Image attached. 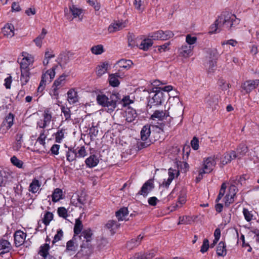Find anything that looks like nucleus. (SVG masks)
Here are the masks:
<instances>
[{
  "label": "nucleus",
  "instance_id": "1",
  "mask_svg": "<svg viewBox=\"0 0 259 259\" xmlns=\"http://www.w3.org/2000/svg\"><path fill=\"white\" fill-rule=\"evenodd\" d=\"M82 229L81 222L76 219L74 227V232L75 234L80 235L78 236L80 250V252L83 255H89L93 251V246L91 244L93 233L90 229L84 230L81 232Z\"/></svg>",
  "mask_w": 259,
  "mask_h": 259
},
{
  "label": "nucleus",
  "instance_id": "2",
  "mask_svg": "<svg viewBox=\"0 0 259 259\" xmlns=\"http://www.w3.org/2000/svg\"><path fill=\"white\" fill-rule=\"evenodd\" d=\"M120 99L118 93L109 94L108 96L103 94H99L97 97L98 103L106 108L108 112H113L116 107V103Z\"/></svg>",
  "mask_w": 259,
  "mask_h": 259
},
{
  "label": "nucleus",
  "instance_id": "3",
  "mask_svg": "<svg viewBox=\"0 0 259 259\" xmlns=\"http://www.w3.org/2000/svg\"><path fill=\"white\" fill-rule=\"evenodd\" d=\"M170 105L168 109V112L171 114V118L180 117L183 114V107L180 99L177 97L169 98Z\"/></svg>",
  "mask_w": 259,
  "mask_h": 259
},
{
  "label": "nucleus",
  "instance_id": "4",
  "mask_svg": "<svg viewBox=\"0 0 259 259\" xmlns=\"http://www.w3.org/2000/svg\"><path fill=\"white\" fill-rule=\"evenodd\" d=\"M150 134V125L146 124L144 126L141 131V141L137 143V146L139 149L146 148L151 144V141L149 139Z\"/></svg>",
  "mask_w": 259,
  "mask_h": 259
},
{
  "label": "nucleus",
  "instance_id": "5",
  "mask_svg": "<svg viewBox=\"0 0 259 259\" xmlns=\"http://www.w3.org/2000/svg\"><path fill=\"white\" fill-rule=\"evenodd\" d=\"M167 94L164 93L162 91H156L154 94L150 97L147 107L151 108L153 107H157L164 102L166 99Z\"/></svg>",
  "mask_w": 259,
  "mask_h": 259
},
{
  "label": "nucleus",
  "instance_id": "6",
  "mask_svg": "<svg viewBox=\"0 0 259 259\" xmlns=\"http://www.w3.org/2000/svg\"><path fill=\"white\" fill-rule=\"evenodd\" d=\"M219 157L220 154H218L204 159L203 167L200 170V175L201 176V177L203 174L209 173L213 170L216 164L215 160Z\"/></svg>",
  "mask_w": 259,
  "mask_h": 259
},
{
  "label": "nucleus",
  "instance_id": "7",
  "mask_svg": "<svg viewBox=\"0 0 259 259\" xmlns=\"http://www.w3.org/2000/svg\"><path fill=\"white\" fill-rule=\"evenodd\" d=\"M58 66H54L52 69L48 70L45 73H44L41 76V79L39 85L37 88V92L41 93L45 88L46 85L48 82H51L55 76V69Z\"/></svg>",
  "mask_w": 259,
  "mask_h": 259
},
{
  "label": "nucleus",
  "instance_id": "8",
  "mask_svg": "<svg viewBox=\"0 0 259 259\" xmlns=\"http://www.w3.org/2000/svg\"><path fill=\"white\" fill-rule=\"evenodd\" d=\"M228 17H225V14H221L215 21L214 23L211 25V32L213 33H218L224 28H225V22L226 19Z\"/></svg>",
  "mask_w": 259,
  "mask_h": 259
},
{
  "label": "nucleus",
  "instance_id": "9",
  "mask_svg": "<svg viewBox=\"0 0 259 259\" xmlns=\"http://www.w3.org/2000/svg\"><path fill=\"white\" fill-rule=\"evenodd\" d=\"M173 36L174 34L170 31L159 30L152 33L150 36L154 40H166Z\"/></svg>",
  "mask_w": 259,
  "mask_h": 259
},
{
  "label": "nucleus",
  "instance_id": "10",
  "mask_svg": "<svg viewBox=\"0 0 259 259\" xmlns=\"http://www.w3.org/2000/svg\"><path fill=\"white\" fill-rule=\"evenodd\" d=\"M225 17H228L226 22H225V28L227 29H230L232 27H235L237 25L240 20L237 19L235 15L230 13H226Z\"/></svg>",
  "mask_w": 259,
  "mask_h": 259
},
{
  "label": "nucleus",
  "instance_id": "11",
  "mask_svg": "<svg viewBox=\"0 0 259 259\" xmlns=\"http://www.w3.org/2000/svg\"><path fill=\"white\" fill-rule=\"evenodd\" d=\"M259 85V79L248 80L241 85V88L246 93H249Z\"/></svg>",
  "mask_w": 259,
  "mask_h": 259
},
{
  "label": "nucleus",
  "instance_id": "12",
  "mask_svg": "<svg viewBox=\"0 0 259 259\" xmlns=\"http://www.w3.org/2000/svg\"><path fill=\"white\" fill-rule=\"evenodd\" d=\"M154 188L153 181L149 180L146 181L142 187L141 190L138 192L139 194L143 196H147Z\"/></svg>",
  "mask_w": 259,
  "mask_h": 259
},
{
  "label": "nucleus",
  "instance_id": "13",
  "mask_svg": "<svg viewBox=\"0 0 259 259\" xmlns=\"http://www.w3.org/2000/svg\"><path fill=\"white\" fill-rule=\"evenodd\" d=\"M43 120L37 122V125L40 128H44L47 126L52 120V113L49 110H46L43 114Z\"/></svg>",
  "mask_w": 259,
  "mask_h": 259
},
{
  "label": "nucleus",
  "instance_id": "14",
  "mask_svg": "<svg viewBox=\"0 0 259 259\" xmlns=\"http://www.w3.org/2000/svg\"><path fill=\"white\" fill-rule=\"evenodd\" d=\"M167 116H170L168 111L156 110L151 115V118L153 120L157 119L159 120H162Z\"/></svg>",
  "mask_w": 259,
  "mask_h": 259
},
{
  "label": "nucleus",
  "instance_id": "15",
  "mask_svg": "<svg viewBox=\"0 0 259 259\" xmlns=\"http://www.w3.org/2000/svg\"><path fill=\"white\" fill-rule=\"evenodd\" d=\"M220 96L219 95H213L206 98V103L212 109H215L218 105Z\"/></svg>",
  "mask_w": 259,
  "mask_h": 259
},
{
  "label": "nucleus",
  "instance_id": "16",
  "mask_svg": "<svg viewBox=\"0 0 259 259\" xmlns=\"http://www.w3.org/2000/svg\"><path fill=\"white\" fill-rule=\"evenodd\" d=\"M26 235L21 231H17L14 235V241L16 246H20L24 242Z\"/></svg>",
  "mask_w": 259,
  "mask_h": 259
},
{
  "label": "nucleus",
  "instance_id": "17",
  "mask_svg": "<svg viewBox=\"0 0 259 259\" xmlns=\"http://www.w3.org/2000/svg\"><path fill=\"white\" fill-rule=\"evenodd\" d=\"M125 26V22L118 21L110 24L108 30L110 33H114L122 29Z\"/></svg>",
  "mask_w": 259,
  "mask_h": 259
},
{
  "label": "nucleus",
  "instance_id": "18",
  "mask_svg": "<svg viewBox=\"0 0 259 259\" xmlns=\"http://www.w3.org/2000/svg\"><path fill=\"white\" fill-rule=\"evenodd\" d=\"M137 116L136 110L133 108H128L125 111L124 117L126 122H132L135 120Z\"/></svg>",
  "mask_w": 259,
  "mask_h": 259
},
{
  "label": "nucleus",
  "instance_id": "19",
  "mask_svg": "<svg viewBox=\"0 0 259 259\" xmlns=\"http://www.w3.org/2000/svg\"><path fill=\"white\" fill-rule=\"evenodd\" d=\"M67 101L70 104H73L78 101L77 93L74 89H71L68 91Z\"/></svg>",
  "mask_w": 259,
  "mask_h": 259
},
{
  "label": "nucleus",
  "instance_id": "20",
  "mask_svg": "<svg viewBox=\"0 0 259 259\" xmlns=\"http://www.w3.org/2000/svg\"><path fill=\"white\" fill-rule=\"evenodd\" d=\"M194 47L188 45H183L180 49V54L185 58H187L192 55Z\"/></svg>",
  "mask_w": 259,
  "mask_h": 259
},
{
  "label": "nucleus",
  "instance_id": "21",
  "mask_svg": "<svg viewBox=\"0 0 259 259\" xmlns=\"http://www.w3.org/2000/svg\"><path fill=\"white\" fill-rule=\"evenodd\" d=\"M14 26L11 24H7L2 29L3 34L7 37H12L14 35Z\"/></svg>",
  "mask_w": 259,
  "mask_h": 259
},
{
  "label": "nucleus",
  "instance_id": "22",
  "mask_svg": "<svg viewBox=\"0 0 259 259\" xmlns=\"http://www.w3.org/2000/svg\"><path fill=\"white\" fill-rule=\"evenodd\" d=\"M236 194V192H235V188L234 187L232 188H229V193L225 197V204L226 206H229L231 203L234 202V197Z\"/></svg>",
  "mask_w": 259,
  "mask_h": 259
},
{
  "label": "nucleus",
  "instance_id": "23",
  "mask_svg": "<svg viewBox=\"0 0 259 259\" xmlns=\"http://www.w3.org/2000/svg\"><path fill=\"white\" fill-rule=\"evenodd\" d=\"M128 214L127 208L123 207L116 212L115 215L119 221L125 220Z\"/></svg>",
  "mask_w": 259,
  "mask_h": 259
},
{
  "label": "nucleus",
  "instance_id": "24",
  "mask_svg": "<svg viewBox=\"0 0 259 259\" xmlns=\"http://www.w3.org/2000/svg\"><path fill=\"white\" fill-rule=\"evenodd\" d=\"M99 162V159L95 155H92L85 160L87 166L89 167H94L97 166Z\"/></svg>",
  "mask_w": 259,
  "mask_h": 259
},
{
  "label": "nucleus",
  "instance_id": "25",
  "mask_svg": "<svg viewBox=\"0 0 259 259\" xmlns=\"http://www.w3.org/2000/svg\"><path fill=\"white\" fill-rule=\"evenodd\" d=\"M33 62V59L31 56H24L20 63L21 70H29L28 66Z\"/></svg>",
  "mask_w": 259,
  "mask_h": 259
},
{
  "label": "nucleus",
  "instance_id": "26",
  "mask_svg": "<svg viewBox=\"0 0 259 259\" xmlns=\"http://www.w3.org/2000/svg\"><path fill=\"white\" fill-rule=\"evenodd\" d=\"M235 154V151H231L229 153L225 154L224 158L221 160V163L224 165L230 162L232 160L237 158V156Z\"/></svg>",
  "mask_w": 259,
  "mask_h": 259
},
{
  "label": "nucleus",
  "instance_id": "27",
  "mask_svg": "<svg viewBox=\"0 0 259 259\" xmlns=\"http://www.w3.org/2000/svg\"><path fill=\"white\" fill-rule=\"evenodd\" d=\"M69 10L71 12L74 18L78 17L80 21L82 20V10L81 9H79L73 5L69 7Z\"/></svg>",
  "mask_w": 259,
  "mask_h": 259
},
{
  "label": "nucleus",
  "instance_id": "28",
  "mask_svg": "<svg viewBox=\"0 0 259 259\" xmlns=\"http://www.w3.org/2000/svg\"><path fill=\"white\" fill-rule=\"evenodd\" d=\"M11 247V244L7 240H0V255L9 252Z\"/></svg>",
  "mask_w": 259,
  "mask_h": 259
},
{
  "label": "nucleus",
  "instance_id": "29",
  "mask_svg": "<svg viewBox=\"0 0 259 259\" xmlns=\"http://www.w3.org/2000/svg\"><path fill=\"white\" fill-rule=\"evenodd\" d=\"M120 77L119 73H116L109 75L108 80L110 85L116 87L119 84L118 77Z\"/></svg>",
  "mask_w": 259,
  "mask_h": 259
},
{
  "label": "nucleus",
  "instance_id": "30",
  "mask_svg": "<svg viewBox=\"0 0 259 259\" xmlns=\"http://www.w3.org/2000/svg\"><path fill=\"white\" fill-rule=\"evenodd\" d=\"M133 62L130 60L121 59L117 62V65L121 69L127 70L133 65Z\"/></svg>",
  "mask_w": 259,
  "mask_h": 259
},
{
  "label": "nucleus",
  "instance_id": "31",
  "mask_svg": "<svg viewBox=\"0 0 259 259\" xmlns=\"http://www.w3.org/2000/svg\"><path fill=\"white\" fill-rule=\"evenodd\" d=\"M143 238V236H142L141 235H139L137 237V238L133 239L130 241H129L127 243V247L129 249H132L134 247L138 246L140 244Z\"/></svg>",
  "mask_w": 259,
  "mask_h": 259
},
{
  "label": "nucleus",
  "instance_id": "32",
  "mask_svg": "<svg viewBox=\"0 0 259 259\" xmlns=\"http://www.w3.org/2000/svg\"><path fill=\"white\" fill-rule=\"evenodd\" d=\"M235 152L237 158L239 159L244 156L247 152V147L245 144H241L239 145Z\"/></svg>",
  "mask_w": 259,
  "mask_h": 259
},
{
  "label": "nucleus",
  "instance_id": "33",
  "mask_svg": "<svg viewBox=\"0 0 259 259\" xmlns=\"http://www.w3.org/2000/svg\"><path fill=\"white\" fill-rule=\"evenodd\" d=\"M47 33V31L45 28L42 29L41 33L33 40L36 46L39 48H40L42 45V40L45 38L46 35Z\"/></svg>",
  "mask_w": 259,
  "mask_h": 259
},
{
  "label": "nucleus",
  "instance_id": "34",
  "mask_svg": "<svg viewBox=\"0 0 259 259\" xmlns=\"http://www.w3.org/2000/svg\"><path fill=\"white\" fill-rule=\"evenodd\" d=\"M66 75H62L58 78H57L53 83L54 88L57 89H60L63 87L66 83Z\"/></svg>",
  "mask_w": 259,
  "mask_h": 259
},
{
  "label": "nucleus",
  "instance_id": "35",
  "mask_svg": "<svg viewBox=\"0 0 259 259\" xmlns=\"http://www.w3.org/2000/svg\"><path fill=\"white\" fill-rule=\"evenodd\" d=\"M217 253L218 256H224L226 255L227 249L226 245L224 242L221 241L217 248Z\"/></svg>",
  "mask_w": 259,
  "mask_h": 259
},
{
  "label": "nucleus",
  "instance_id": "36",
  "mask_svg": "<svg viewBox=\"0 0 259 259\" xmlns=\"http://www.w3.org/2000/svg\"><path fill=\"white\" fill-rule=\"evenodd\" d=\"M21 70V74L20 81L22 85L26 84L29 80L30 77V73L29 70Z\"/></svg>",
  "mask_w": 259,
  "mask_h": 259
},
{
  "label": "nucleus",
  "instance_id": "37",
  "mask_svg": "<svg viewBox=\"0 0 259 259\" xmlns=\"http://www.w3.org/2000/svg\"><path fill=\"white\" fill-rule=\"evenodd\" d=\"M40 185L38 180L34 179L30 184L29 190L33 193H35L39 190Z\"/></svg>",
  "mask_w": 259,
  "mask_h": 259
},
{
  "label": "nucleus",
  "instance_id": "38",
  "mask_svg": "<svg viewBox=\"0 0 259 259\" xmlns=\"http://www.w3.org/2000/svg\"><path fill=\"white\" fill-rule=\"evenodd\" d=\"M108 64L107 63L104 62L99 65L97 68L96 73L98 76H101L105 74L108 69Z\"/></svg>",
  "mask_w": 259,
  "mask_h": 259
},
{
  "label": "nucleus",
  "instance_id": "39",
  "mask_svg": "<svg viewBox=\"0 0 259 259\" xmlns=\"http://www.w3.org/2000/svg\"><path fill=\"white\" fill-rule=\"evenodd\" d=\"M153 45V41L152 39L147 38L143 40L140 45V49L144 51H147Z\"/></svg>",
  "mask_w": 259,
  "mask_h": 259
},
{
  "label": "nucleus",
  "instance_id": "40",
  "mask_svg": "<svg viewBox=\"0 0 259 259\" xmlns=\"http://www.w3.org/2000/svg\"><path fill=\"white\" fill-rule=\"evenodd\" d=\"M52 201L57 202L62 198V191L59 188H56L54 190L52 195Z\"/></svg>",
  "mask_w": 259,
  "mask_h": 259
},
{
  "label": "nucleus",
  "instance_id": "41",
  "mask_svg": "<svg viewBox=\"0 0 259 259\" xmlns=\"http://www.w3.org/2000/svg\"><path fill=\"white\" fill-rule=\"evenodd\" d=\"M216 57L210 59L207 63L206 67L209 73L213 72L215 69L216 66Z\"/></svg>",
  "mask_w": 259,
  "mask_h": 259
},
{
  "label": "nucleus",
  "instance_id": "42",
  "mask_svg": "<svg viewBox=\"0 0 259 259\" xmlns=\"http://www.w3.org/2000/svg\"><path fill=\"white\" fill-rule=\"evenodd\" d=\"M75 237L67 243L66 249L68 251H75L77 246Z\"/></svg>",
  "mask_w": 259,
  "mask_h": 259
},
{
  "label": "nucleus",
  "instance_id": "43",
  "mask_svg": "<svg viewBox=\"0 0 259 259\" xmlns=\"http://www.w3.org/2000/svg\"><path fill=\"white\" fill-rule=\"evenodd\" d=\"M230 184L231 186L230 188H232L233 187L235 188V192H237L238 191L237 187L240 185V180L238 178V176H235L232 177L230 180Z\"/></svg>",
  "mask_w": 259,
  "mask_h": 259
},
{
  "label": "nucleus",
  "instance_id": "44",
  "mask_svg": "<svg viewBox=\"0 0 259 259\" xmlns=\"http://www.w3.org/2000/svg\"><path fill=\"white\" fill-rule=\"evenodd\" d=\"M14 116L13 114L10 113L6 118L5 121L4 122V124L6 126L7 129L8 130L13 124Z\"/></svg>",
  "mask_w": 259,
  "mask_h": 259
},
{
  "label": "nucleus",
  "instance_id": "45",
  "mask_svg": "<svg viewBox=\"0 0 259 259\" xmlns=\"http://www.w3.org/2000/svg\"><path fill=\"white\" fill-rule=\"evenodd\" d=\"M50 249L49 244L46 243L40 247L39 254L45 258H48V251Z\"/></svg>",
  "mask_w": 259,
  "mask_h": 259
},
{
  "label": "nucleus",
  "instance_id": "46",
  "mask_svg": "<svg viewBox=\"0 0 259 259\" xmlns=\"http://www.w3.org/2000/svg\"><path fill=\"white\" fill-rule=\"evenodd\" d=\"M61 110L65 117V120H70L71 117V111L70 109L64 106H62L61 107Z\"/></svg>",
  "mask_w": 259,
  "mask_h": 259
},
{
  "label": "nucleus",
  "instance_id": "47",
  "mask_svg": "<svg viewBox=\"0 0 259 259\" xmlns=\"http://www.w3.org/2000/svg\"><path fill=\"white\" fill-rule=\"evenodd\" d=\"M154 256L153 252L146 254L139 253L136 254L132 259H152Z\"/></svg>",
  "mask_w": 259,
  "mask_h": 259
},
{
  "label": "nucleus",
  "instance_id": "48",
  "mask_svg": "<svg viewBox=\"0 0 259 259\" xmlns=\"http://www.w3.org/2000/svg\"><path fill=\"white\" fill-rule=\"evenodd\" d=\"M91 52L95 55H100L104 52L103 46L101 45L93 46L91 49Z\"/></svg>",
  "mask_w": 259,
  "mask_h": 259
},
{
  "label": "nucleus",
  "instance_id": "49",
  "mask_svg": "<svg viewBox=\"0 0 259 259\" xmlns=\"http://www.w3.org/2000/svg\"><path fill=\"white\" fill-rule=\"evenodd\" d=\"M106 228L110 229L111 231H113L114 230L117 229L118 227V225L117 222L113 220H109L105 225Z\"/></svg>",
  "mask_w": 259,
  "mask_h": 259
},
{
  "label": "nucleus",
  "instance_id": "50",
  "mask_svg": "<svg viewBox=\"0 0 259 259\" xmlns=\"http://www.w3.org/2000/svg\"><path fill=\"white\" fill-rule=\"evenodd\" d=\"M53 219V214L52 213L48 211L44 215V217L42 219V222L47 226L49 225L50 222Z\"/></svg>",
  "mask_w": 259,
  "mask_h": 259
},
{
  "label": "nucleus",
  "instance_id": "51",
  "mask_svg": "<svg viewBox=\"0 0 259 259\" xmlns=\"http://www.w3.org/2000/svg\"><path fill=\"white\" fill-rule=\"evenodd\" d=\"M242 212L246 221L250 222L252 220L253 215L251 211H249L247 208H244Z\"/></svg>",
  "mask_w": 259,
  "mask_h": 259
},
{
  "label": "nucleus",
  "instance_id": "52",
  "mask_svg": "<svg viewBox=\"0 0 259 259\" xmlns=\"http://www.w3.org/2000/svg\"><path fill=\"white\" fill-rule=\"evenodd\" d=\"M77 157V154L72 150H69L66 153L67 160L69 162L74 161Z\"/></svg>",
  "mask_w": 259,
  "mask_h": 259
},
{
  "label": "nucleus",
  "instance_id": "53",
  "mask_svg": "<svg viewBox=\"0 0 259 259\" xmlns=\"http://www.w3.org/2000/svg\"><path fill=\"white\" fill-rule=\"evenodd\" d=\"M218 83L220 88L223 91L227 90L230 87V84L226 83L223 79H220Z\"/></svg>",
  "mask_w": 259,
  "mask_h": 259
},
{
  "label": "nucleus",
  "instance_id": "54",
  "mask_svg": "<svg viewBox=\"0 0 259 259\" xmlns=\"http://www.w3.org/2000/svg\"><path fill=\"white\" fill-rule=\"evenodd\" d=\"M179 219L180 221L179 222V224H191L192 222L193 221L192 218L189 216H183L182 217H180Z\"/></svg>",
  "mask_w": 259,
  "mask_h": 259
},
{
  "label": "nucleus",
  "instance_id": "55",
  "mask_svg": "<svg viewBox=\"0 0 259 259\" xmlns=\"http://www.w3.org/2000/svg\"><path fill=\"white\" fill-rule=\"evenodd\" d=\"M58 215L59 217L63 218L64 219H66L68 217L67 210L64 207H59L57 210Z\"/></svg>",
  "mask_w": 259,
  "mask_h": 259
},
{
  "label": "nucleus",
  "instance_id": "56",
  "mask_svg": "<svg viewBox=\"0 0 259 259\" xmlns=\"http://www.w3.org/2000/svg\"><path fill=\"white\" fill-rule=\"evenodd\" d=\"M77 157L79 158H83L87 155V152L86 151L84 146L80 147L77 150Z\"/></svg>",
  "mask_w": 259,
  "mask_h": 259
},
{
  "label": "nucleus",
  "instance_id": "57",
  "mask_svg": "<svg viewBox=\"0 0 259 259\" xmlns=\"http://www.w3.org/2000/svg\"><path fill=\"white\" fill-rule=\"evenodd\" d=\"M11 162L18 168H21L23 165V162L14 156L11 158Z\"/></svg>",
  "mask_w": 259,
  "mask_h": 259
},
{
  "label": "nucleus",
  "instance_id": "58",
  "mask_svg": "<svg viewBox=\"0 0 259 259\" xmlns=\"http://www.w3.org/2000/svg\"><path fill=\"white\" fill-rule=\"evenodd\" d=\"M227 188V186L225 183H223L221 189L220 190L219 194L218 196V197L216 199V201L218 202L223 197V196L224 195L226 191V189Z\"/></svg>",
  "mask_w": 259,
  "mask_h": 259
},
{
  "label": "nucleus",
  "instance_id": "59",
  "mask_svg": "<svg viewBox=\"0 0 259 259\" xmlns=\"http://www.w3.org/2000/svg\"><path fill=\"white\" fill-rule=\"evenodd\" d=\"M64 136V130H61L58 131L56 134V141L60 143Z\"/></svg>",
  "mask_w": 259,
  "mask_h": 259
},
{
  "label": "nucleus",
  "instance_id": "60",
  "mask_svg": "<svg viewBox=\"0 0 259 259\" xmlns=\"http://www.w3.org/2000/svg\"><path fill=\"white\" fill-rule=\"evenodd\" d=\"M209 248V241L207 239L203 240V244L201 247L200 251L202 253H204L207 251Z\"/></svg>",
  "mask_w": 259,
  "mask_h": 259
},
{
  "label": "nucleus",
  "instance_id": "61",
  "mask_svg": "<svg viewBox=\"0 0 259 259\" xmlns=\"http://www.w3.org/2000/svg\"><path fill=\"white\" fill-rule=\"evenodd\" d=\"M197 40V38L195 36H191L190 34H188L186 36V41L187 43L189 45V46H191L192 45L194 44Z\"/></svg>",
  "mask_w": 259,
  "mask_h": 259
},
{
  "label": "nucleus",
  "instance_id": "62",
  "mask_svg": "<svg viewBox=\"0 0 259 259\" xmlns=\"http://www.w3.org/2000/svg\"><path fill=\"white\" fill-rule=\"evenodd\" d=\"M63 233L61 229L57 231V234L55 235L54 239L53 240V243H55L56 242L60 240L63 237Z\"/></svg>",
  "mask_w": 259,
  "mask_h": 259
},
{
  "label": "nucleus",
  "instance_id": "63",
  "mask_svg": "<svg viewBox=\"0 0 259 259\" xmlns=\"http://www.w3.org/2000/svg\"><path fill=\"white\" fill-rule=\"evenodd\" d=\"M121 103L123 106H126L133 103V101L128 96H125L122 98Z\"/></svg>",
  "mask_w": 259,
  "mask_h": 259
},
{
  "label": "nucleus",
  "instance_id": "64",
  "mask_svg": "<svg viewBox=\"0 0 259 259\" xmlns=\"http://www.w3.org/2000/svg\"><path fill=\"white\" fill-rule=\"evenodd\" d=\"M191 145L192 148L195 150H196L198 149L199 148V141L198 139L196 137H193V139L192 140L191 142Z\"/></svg>",
  "mask_w": 259,
  "mask_h": 259
}]
</instances>
